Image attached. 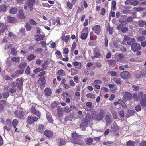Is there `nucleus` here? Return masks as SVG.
<instances>
[{"mask_svg": "<svg viewBox=\"0 0 146 146\" xmlns=\"http://www.w3.org/2000/svg\"><path fill=\"white\" fill-rule=\"evenodd\" d=\"M25 73L27 75H29L30 74V68L28 66L25 71Z\"/></svg>", "mask_w": 146, "mask_h": 146, "instance_id": "nucleus-51", "label": "nucleus"}, {"mask_svg": "<svg viewBox=\"0 0 146 146\" xmlns=\"http://www.w3.org/2000/svg\"><path fill=\"white\" fill-rule=\"evenodd\" d=\"M46 117L48 120L49 122H52V121L53 120L52 119V117L50 115V113H47Z\"/></svg>", "mask_w": 146, "mask_h": 146, "instance_id": "nucleus-31", "label": "nucleus"}, {"mask_svg": "<svg viewBox=\"0 0 146 146\" xmlns=\"http://www.w3.org/2000/svg\"><path fill=\"white\" fill-rule=\"evenodd\" d=\"M87 34L86 33H83L81 35V38L82 40H85L87 37Z\"/></svg>", "mask_w": 146, "mask_h": 146, "instance_id": "nucleus-42", "label": "nucleus"}, {"mask_svg": "<svg viewBox=\"0 0 146 146\" xmlns=\"http://www.w3.org/2000/svg\"><path fill=\"white\" fill-rule=\"evenodd\" d=\"M11 54L13 55H14L17 54V51L14 47L12 48L11 49Z\"/></svg>", "mask_w": 146, "mask_h": 146, "instance_id": "nucleus-44", "label": "nucleus"}, {"mask_svg": "<svg viewBox=\"0 0 146 146\" xmlns=\"http://www.w3.org/2000/svg\"><path fill=\"white\" fill-rule=\"evenodd\" d=\"M46 82V77L43 76L39 79L38 80V83L41 85H42L44 84Z\"/></svg>", "mask_w": 146, "mask_h": 146, "instance_id": "nucleus-13", "label": "nucleus"}, {"mask_svg": "<svg viewBox=\"0 0 146 146\" xmlns=\"http://www.w3.org/2000/svg\"><path fill=\"white\" fill-rule=\"evenodd\" d=\"M67 6L70 9H72L73 7V5L71 3L68 1L66 4Z\"/></svg>", "mask_w": 146, "mask_h": 146, "instance_id": "nucleus-43", "label": "nucleus"}, {"mask_svg": "<svg viewBox=\"0 0 146 146\" xmlns=\"http://www.w3.org/2000/svg\"><path fill=\"white\" fill-rule=\"evenodd\" d=\"M18 17L21 19H25L26 18V17L24 15L23 11L22 10H20L19 11Z\"/></svg>", "mask_w": 146, "mask_h": 146, "instance_id": "nucleus-15", "label": "nucleus"}, {"mask_svg": "<svg viewBox=\"0 0 146 146\" xmlns=\"http://www.w3.org/2000/svg\"><path fill=\"white\" fill-rule=\"evenodd\" d=\"M37 37L36 38V40L37 41H39L43 40L45 37V35L42 34L37 35Z\"/></svg>", "mask_w": 146, "mask_h": 146, "instance_id": "nucleus-18", "label": "nucleus"}, {"mask_svg": "<svg viewBox=\"0 0 146 146\" xmlns=\"http://www.w3.org/2000/svg\"><path fill=\"white\" fill-rule=\"evenodd\" d=\"M127 146H134V142L131 140L129 141L127 143Z\"/></svg>", "mask_w": 146, "mask_h": 146, "instance_id": "nucleus-36", "label": "nucleus"}, {"mask_svg": "<svg viewBox=\"0 0 146 146\" xmlns=\"http://www.w3.org/2000/svg\"><path fill=\"white\" fill-rule=\"evenodd\" d=\"M139 25L141 27H143L145 25V22L142 20H140L139 22Z\"/></svg>", "mask_w": 146, "mask_h": 146, "instance_id": "nucleus-40", "label": "nucleus"}, {"mask_svg": "<svg viewBox=\"0 0 146 146\" xmlns=\"http://www.w3.org/2000/svg\"><path fill=\"white\" fill-rule=\"evenodd\" d=\"M118 130V126L117 125H114L111 127V130L113 132H115Z\"/></svg>", "mask_w": 146, "mask_h": 146, "instance_id": "nucleus-21", "label": "nucleus"}, {"mask_svg": "<svg viewBox=\"0 0 146 146\" xmlns=\"http://www.w3.org/2000/svg\"><path fill=\"white\" fill-rule=\"evenodd\" d=\"M104 45L106 47H107L108 45V40L107 37H105V38Z\"/></svg>", "mask_w": 146, "mask_h": 146, "instance_id": "nucleus-59", "label": "nucleus"}, {"mask_svg": "<svg viewBox=\"0 0 146 146\" xmlns=\"http://www.w3.org/2000/svg\"><path fill=\"white\" fill-rule=\"evenodd\" d=\"M62 95L64 98H66L68 97H70V95L68 94V93L65 92L62 94Z\"/></svg>", "mask_w": 146, "mask_h": 146, "instance_id": "nucleus-53", "label": "nucleus"}, {"mask_svg": "<svg viewBox=\"0 0 146 146\" xmlns=\"http://www.w3.org/2000/svg\"><path fill=\"white\" fill-rule=\"evenodd\" d=\"M18 123V121L16 119H14L12 122V125L14 126V128H16V126L17 125Z\"/></svg>", "mask_w": 146, "mask_h": 146, "instance_id": "nucleus-37", "label": "nucleus"}, {"mask_svg": "<svg viewBox=\"0 0 146 146\" xmlns=\"http://www.w3.org/2000/svg\"><path fill=\"white\" fill-rule=\"evenodd\" d=\"M104 115V111L101 110L99 113L96 112L94 111H92V118L98 121H101L103 119Z\"/></svg>", "mask_w": 146, "mask_h": 146, "instance_id": "nucleus-1", "label": "nucleus"}, {"mask_svg": "<svg viewBox=\"0 0 146 146\" xmlns=\"http://www.w3.org/2000/svg\"><path fill=\"white\" fill-rule=\"evenodd\" d=\"M113 117L114 119H116L117 118L118 116L116 112L113 111L112 112Z\"/></svg>", "mask_w": 146, "mask_h": 146, "instance_id": "nucleus-54", "label": "nucleus"}, {"mask_svg": "<svg viewBox=\"0 0 146 146\" xmlns=\"http://www.w3.org/2000/svg\"><path fill=\"white\" fill-rule=\"evenodd\" d=\"M94 56L92 57V58L94 59V58H98L101 56V54L100 53V50L98 47H96L94 49Z\"/></svg>", "mask_w": 146, "mask_h": 146, "instance_id": "nucleus-6", "label": "nucleus"}, {"mask_svg": "<svg viewBox=\"0 0 146 146\" xmlns=\"http://www.w3.org/2000/svg\"><path fill=\"white\" fill-rule=\"evenodd\" d=\"M7 6L5 4H3L0 5V13L2 12H5L7 11Z\"/></svg>", "mask_w": 146, "mask_h": 146, "instance_id": "nucleus-20", "label": "nucleus"}, {"mask_svg": "<svg viewBox=\"0 0 146 146\" xmlns=\"http://www.w3.org/2000/svg\"><path fill=\"white\" fill-rule=\"evenodd\" d=\"M36 56H35L34 54H31L28 56L27 59L29 61H31L36 58Z\"/></svg>", "mask_w": 146, "mask_h": 146, "instance_id": "nucleus-27", "label": "nucleus"}, {"mask_svg": "<svg viewBox=\"0 0 146 146\" xmlns=\"http://www.w3.org/2000/svg\"><path fill=\"white\" fill-rule=\"evenodd\" d=\"M72 64L75 67L78 66L80 65V66L78 68L79 69H81L82 67L81 66V63L79 62L76 61L73 62H72Z\"/></svg>", "mask_w": 146, "mask_h": 146, "instance_id": "nucleus-23", "label": "nucleus"}, {"mask_svg": "<svg viewBox=\"0 0 146 146\" xmlns=\"http://www.w3.org/2000/svg\"><path fill=\"white\" fill-rule=\"evenodd\" d=\"M105 119L106 121V124L107 126H108L111 123L112 120L110 116L107 115H105Z\"/></svg>", "mask_w": 146, "mask_h": 146, "instance_id": "nucleus-16", "label": "nucleus"}, {"mask_svg": "<svg viewBox=\"0 0 146 146\" xmlns=\"http://www.w3.org/2000/svg\"><path fill=\"white\" fill-rule=\"evenodd\" d=\"M44 134L46 137L49 138H51L52 137L53 135V133L50 131L46 130L44 131Z\"/></svg>", "mask_w": 146, "mask_h": 146, "instance_id": "nucleus-12", "label": "nucleus"}, {"mask_svg": "<svg viewBox=\"0 0 146 146\" xmlns=\"http://www.w3.org/2000/svg\"><path fill=\"white\" fill-rule=\"evenodd\" d=\"M24 71V69H19L15 71V74L16 77L18 76L19 75L23 74Z\"/></svg>", "mask_w": 146, "mask_h": 146, "instance_id": "nucleus-22", "label": "nucleus"}, {"mask_svg": "<svg viewBox=\"0 0 146 146\" xmlns=\"http://www.w3.org/2000/svg\"><path fill=\"white\" fill-rule=\"evenodd\" d=\"M141 48L140 44L136 42L133 43L131 46V49L133 52H136L139 50Z\"/></svg>", "mask_w": 146, "mask_h": 146, "instance_id": "nucleus-5", "label": "nucleus"}, {"mask_svg": "<svg viewBox=\"0 0 146 146\" xmlns=\"http://www.w3.org/2000/svg\"><path fill=\"white\" fill-rule=\"evenodd\" d=\"M119 114L120 116L122 117H123L124 116V112L123 110H121L119 113Z\"/></svg>", "mask_w": 146, "mask_h": 146, "instance_id": "nucleus-61", "label": "nucleus"}, {"mask_svg": "<svg viewBox=\"0 0 146 146\" xmlns=\"http://www.w3.org/2000/svg\"><path fill=\"white\" fill-rule=\"evenodd\" d=\"M135 109L136 111H139L141 110V107L140 105H138L135 107Z\"/></svg>", "mask_w": 146, "mask_h": 146, "instance_id": "nucleus-57", "label": "nucleus"}, {"mask_svg": "<svg viewBox=\"0 0 146 146\" xmlns=\"http://www.w3.org/2000/svg\"><path fill=\"white\" fill-rule=\"evenodd\" d=\"M8 26L5 25L0 30V33H3L7 29Z\"/></svg>", "mask_w": 146, "mask_h": 146, "instance_id": "nucleus-30", "label": "nucleus"}, {"mask_svg": "<svg viewBox=\"0 0 146 146\" xmlns=\"http://www.w3.org/2000/svg\"><path fill=\"white\" fill-rule=\"evenodd\" d=\"M42 62L43 61L42 60L38 59L36 61V63L38 65H40Z\"/></svg>", "mask_w": 146, "mask_h": 146, "instance_id": "nucleus-64", "label": "nucleus"}, {"mask_svg": "<svg viewBox=\"0 0 146 146\" xmlns=\"http://www.w3.org/2000/svg\"><path fill=\"white\" fill-rule=\"evenodd\" d=\"M46 73V72L44 71H43L40 72L38 74V77H41L43 76Z\"/></svg>", "mask_w": 146, "mask_h": 146, "instance_id": "nucleus-63", "label": "nucleus"}, {"mask_svg": "<svg viewBox=\"0 0 146 146\" xmlns=\"http://www.w3.org/2000/svg\"><path fill=\"white\" fill-rule=\"evenodd\" d=\"M48 62L47 61H44V62L43 63V64L42 65V66L43 67V68H44V70L46 67L48 66Z\"/></svg>", "mask_w": 146, "mask_h": 146, "instance_id": "nucleus-35", "label": "nucleus"}, {"mask_svg": "<svg viewBox=\"0 0 146 146\" xmlns=\"http://www.w3.org/2000/svg\"><path fill=\"white\" fill-rule=\"evenodd\" d=\"M92 29L96 34L99 35L101 31L100 26L99 25H96L92 28Z\"/></svg>", "mask_w": 146, "mask_h": 146, "instance_id": "nucleus-9", "label": "nucleus"}, {"mask_svg": "<svg viewBox=\"0 0 146 146\" xmlns=\"http://www.w3.org/2000/svg\"><path fill=\"white\" fill-rule=\"evenodd\" d=\"M32 107L31 110L32 113L34 114L37 115L38 117H40L41 115L40 113L38 110H36L35 108L36 104L35 103H32L31 104Z\"/></svg>", "mask_w": 146, "mask_h": 146, "instance_id": "nucleus-4", "label": "nucleus"}, {"mask_svg": "<svg viewBox=\"0 0 146 146\" xmlns=\"http://www.w3.org/2000/svg\"><path fill=\"white\" fill-rule=\"evenodd\" d=\"M16 81H19L18 82L16 83V86L20 90H21L22 89V86L24 81L23 78H17Z\"/></svg>", "mask_w": 146, "mask_h": 146, "instance_id": "nucleus-7", "label": "nucleus"}, {"mask_svg": "<svg viewBox=\"0 0 146 146\" xmlns=\"http://www.w3.org/2000/svg\"><path fill=\"white\" fill-rule=\"evenodd\" d=\"M139 98L141 100L140 103L143 107H146V95H143L142 92H139L138 93Z\"/></svg>", "mask_w": 146, "mask_h": 146, "instance_id": "nucleus-2", "label": "nucleus"}, {"mask_svg": "<svg viewBox=\"0 0 146 146\" xmlns=\"http://www.w3.org/2000/svg\"><path fill=\"white\" fill-rule=\"evenodd\" d=\"M45 126L42 125H40L38 127V130L40 133L42 132L45 129Z\"/></svg>", "mask_w": 146, "mask_h": 146, "instance_id": "nucleus-32", "label": "nucleus"}, {"mask_svg": "<svg viewBox=\"0 0 146 146\" xmlns=\"http://www.w3.org/2000/svg\"><path fill=\"white\" fill-rule=\"evenodd\" d=\"M138 146H146V141H143L141 142Z\"/></svg>", "mask_w": 146, "mask_h": 146, "instance_id": "nucleus-60", "label": "nucleus"}, {"mask_svg": "<svg viewBox=\"0 0 146 146\" xmlns=\"http://www.w3.org/2000/svg\"><path fill=\"white\" fill-rule=\"evenodd\" d=\"M26 64L25 63H21L19 65V68L24 69L23 68L26 66Z\"/></svg>", "mask_w": 146, "mask_h": 146, "instance_id": "nucleus-47", "label": "nucleus"}, {"mask_svg": "<svg viewBox=\"0 0 146 146\" xmlns=\"http://www.w3.org/2000/svg\"><path fill=\"white\" fill-rule=\"evenodd\" d=\"M9 95L8 92H5L3 94V97L4 98H7Z\"/></svg>", "mask_w": 146, "mask_h": 146, "instance_id": "nucleus-55", "label": "nucleus"}, {"mask_svg": "<svg viewBox=\"0 0 146 146\" xmlns=\"http://www.w3.org/2000/svg\"><path fill=\"white\" fill-rule=\"evenodd\" d=\"M77 70L74 68L71 69V76H73L77 74Z\"/></svg>", "mask_w": 146, "mask_h": 146, "instance_id": "nucleus-28", "label": "nucleus"}, {"mask_svg": "<svg viewBox=\"0 0 146 146\" xmlns=\"http://www.w3.org/2000/svg\"><path fill=\"white\" fill-rule=\"evenodd\" d=\"M15 114L17 117L21 118L24 116V112L22 109L18 110L15 111Z\"/></svg>", "mask_w": 146, "mask_h": 146, "instance_id": "nucleus-8", "label": "nucleus"}, {"mask_svg": "<svg viewBox=\"0 0 146 146\" xmlns=\"http://www.w3.org/2000/svg\"><path fill=\"white\" fill-rule=\"evenodd\" d=\"M38 118L36 116H29L27 120V122L30 124L33 123L34 122L37 121Z\"/></svg>", "mask_w": 146, "mask_h": 146, "instance_id": "nucleus-10", "label": "nucleus"}, {"mask_svg": "<svg viewBox=\"0 0 146 146\" xmlns=\"http://www.w3.org/2000/svg\"><path fill=\"white\" fill-rule=\"evenodd\" d=\"M72 136L73 138L76 139H78L80 137V136L78 135L75 132H74L72 133Z\"/></svg>", "mask_w": 146, "mask_h": 146, "instance_id": "nucleus-33", "label": "nucleus"}, {"mask_svg": "<svg viewBox=\"0 0 146 146\" xmlns=\"http://www.w3.org/2000/svg\"><path fill=\"white\" fill-rule=\"evenodd\" d=\"M85 142L87 145L91 144V139L90 138H87L85 140Z\"/></svg>", "mask_w": 146, "mask_h": 146, "instance_id": "nucleus-49", "label": "nucleus"}, {"mask_svg": "<svg viewBox=\"0 0 146 146\" xmlns=\"http://www.w3.org/2000/svg\"><path fill=\"white\" fill-rule=\"evenodd\" d=\"M120 76L121 77L125 80H128L131 78V74L128 71H125L121 72Z\"/></svg>", "mask_w": 146, "mask_h": 146, "instance_id": "nucleus-3", "label": "nucleus"}, {"mask_svg": "<svg viewBox=\"0 0 146 146\" xmlns=\"http://www.w3.org/2000/svg\"><path fill=\"white\" fill-rule=\"evenodd\" d=\"M139 3V2L138 1H134L131 2V4L134 6H136Z\"/></svg>", "mask_w": 146, "mask_h": 146, "instance_id": "nucleus-50", "label": "nucleus"}, {"mask_svg": "<svg viewBox=\"0 0 146 146\" xmlns=\"http://www.w3.org/2000/svg\"><path fill=\"white\" fill-rule=\"evenodd\" d=\"M117 29L118 30H120L123 32L125 33L128 30V28L126 27H123L122 25L119 24L118 25Z\"/></svg>", "mask_w": 146, "mask_h": 146, "instance_id": "nucleus-11", "label": "nucleus"}, {"mask_svg": "<svg viewBox=\"0 0 146 146\" xmlns=\"http://www.w3.org/2000/svg\"><path fill=\"white\" fill-rule=\"evenodd\" d=\"M11 60L13 62H17L20 61V58L19 57H14L12 58H11Z\"/></svg>", "mask_w": 146, "mask_h": 146, "instance_id": "nucleus-34", "label": "nucleus"}, {"mask_svg": "<svg viewBox=\"0 0 146 146\" xmlns=\"http://www.w3.org/2000/svg\"><path fill=\"white\" fill-rule=\"evenodd\" d=\"M18 9L16 7L11 8L9 10V12L11 14H15L16 13Z\"/></svg>", "mask_w": 146, "mask_h": 146, "instance_id": "nucleus-24", "label": "nucleus"}, {"mask_svg": "<svg viewBox=\"0 0 146 146\" xmlns=\"http://www.w3.org/2000/svg\"><path fill=\"white\" fill-rule=\"evenodd\" d=\"M112 8L113 11L116 9V3L114 1H113L112 3Z\"/></svg>", "mask_w": 146, "mask_h": 146, "instance_id": "nucleus-41", "label": "nucleus"}, {"mask_svg": "<svg viewBox=\"0 0 146 146\" xmlns=\"http://www.w3.org/2000/svg\"><path fill=\"white\" fill-rule=\"evenodd\" d=\"M145 37L144 36H140L138 37L137 38L138 41L141 42L144 41V40H145Z\"/></svg>", "mask_w": 146, "mask_h": 146, "instance_id": "nucleus-38", "label": "nucleus"}, {"mask_svg": "<svg viewBox=\"0 0 146 146\" xmlns=\"http://www.w3.org/2000/svg\"><path fill=\"white\" fill-rule=\"evenodd\" d=\"M133 17L131 16H129L127 19V21L128 22H132L133 21Z\"/></svg>", "mask_w": 146, "mask_h": 146, "instance_id": "nucleus-62", "label": "nucleus"}, {"mask_svg": "<svg viewBox=\"0 0 146 146\" xmlns=\"http://www.w3.org/2000/svg\"><path fill=\"white\" fill-rule=\"evenodd\" d=\"M8 19V22L9 23H13L15 22L16 20V19L14 17H12L11 16H8L7 17Z\"/></svg>", "mask_w": 146, "mask_h": 146, "instance_id": "nucleus-17", "label": "nucleus"}, {"mask_svg": "<svg viewBox=\"0 0 146 146\" xmlns=\"http://www.w3.org/2000/svg\"><path fill=\"white\" fill-rule=\"evenodd\" d=\"M108 62L110 65L114 66L116 64V62L112 60H108Z\"/></svg>", "mask_w": 146, "mask_h": 146, "instance_id": "nucleus-26", "label": "nucleus"}, {"mask_svg": "<svg viewBox=\"0 0 146 146\" xmlns=\"http://www.w3.org/2000/svg\"><path fill=\"white\" fill-rule=\"evenodd\" d=\"M35 2V0H29L28 3V7L30 9V10H33V7Z\"/></svg>", "mask_w": 146, "mask_h": 146, "instance_id": "nucleus-19", "label": "nucleus"}, {"mask_svg": "<svg viewBox=\"0 0 146 146\" xmlns=\"http://www.w3.org/2000/svg\"><path fill=\"white\" fill-rule=\"evenodd\" d=\"M132 87L134 88L133 90L134 91H137L139 90V87L138 86H136L134 85H133Z\"/></svg>", "mask_w": 146, "mask_h": 146, "instance_id": "nucleus-56", "label": "nucleus"}, {"mask_svg": "<svg viewBox=\"0 0 146 146\" xmlns=\"http://www.w3.org/2000/svg\"><path fill=\"white\" fill-rule=\"evenodd\" d=\"M44 69V68H37L34 70L33 72L35 74H37L41 71H43Z\"/></svg>", "mask_w": 146, "mask_h": 146, "instance_id": "nucleus-29", "label": "nucleus"}, {"mask_svg": "<svg viewBox=\"0 0 146 146\" xmlns=\"http://www.w3.org/2000/svg\"><path fill=\"white\" fill-rule=\"evenodd\" d=\"M76 46V42H74L71 47V50L73 51L75 49Z\"/></svg>", "mask_w": 146, "mask_h": 146, "instance_id": "nucleus-52", "label": "nucleus"}, {"mask_svg": "<svg viewBox=\"0 0 146 146\" xmlns=\"http://www.w3.org/2000/svg\"><path fill=\"white\" fill-rule=\"evenodd\" d=\"M109 87L110 88V90L111 91H112L115 90V85L114 84H109L108 85Z\"/></svg>", "mask_w": 146, "mask_h": 146, "instance_id": "nucleus-45", "label": "nucleus"}, {"mask_svg": "<svg viewBox=\"0 0 146 146\" xmlns=\"http://www.w3.org/2000/svg\"><path fill=\"white\" fill-rule=\"evenodd\" d=\"M74 144H78L79 145H81L83 144L84 142L83 141L79 139L78 141H76V142H72Z\"/></svg>", "mask_w": 146, "mask_h": 146, "instance_id": "nucleus-46", "label": "nucleus"}, {"mask_svg": "<svg viewBox=\"0 0 146 146\" xmlns=\"http://www.w3.org/2000/svg\"><path fill=\"white\" fill-rule=\"evenodd\" d=\"M29 23L33 25H36L37 24V23L33 19H30L29 20Z\"/></svg>", "mask_w": 146, "mask_h": 146, "instance_id": "nucleus-48", "label": "nucleus"}, {"mask_svg": "<svg viewBox=\"0 0 146 146\" xmlns=\"http://www.w3.org/2000/svg\"><path fill=\"white\" fill-rule=\"evenodd\" d=\"M43 51L42 49L41 48H38L35 50V52L40 53Z\"/></svg>", "mask_w": 146, "mask_h": 146, "instance_id": "nucleus-58", "label": "nucleus"}, {"mask_svg": "<svg viewBox=\"0 0 146 146\" xmlns=\"http://www.w3.org/2000/svg\"><path fill=\"white\" fill-rule=\"evenodd\" d=\"M32 27L31 25L28 23H27L25 25L26 28L28 31L31 30Z\"/></svg>", "mask_w": 146, "mask_h": 146, "instance_id": "nucleus-39", "label": "nucleus"}, {"mask_svg": "<svg viewBox=\"0 0 146 146\" xmlns=\"http://www.w3.org/2000/svg\"><path fill=\"white\" fill-rule=\"evenodd\" d=\"M135 40L134 38H130L127 42L128 45H132L133 43H135Z\"/></svg>", "mask_w": 146, "mask_h": 146, "instance_id": "nucleus-25", "label": "nucleus"}, {"mask_svg": "<svg viewBox=\"0 0 146 146\" xmlns=\"http://www.w3.org/2000/svg\"><path fill=\"white\" fill-rule=\"evenodd\" d=\"M57 114L59 117H62L63 116V110L62 108L60 106L58 107Z\"/></svg>", "mask_w": 146, "mask_h": 146, "instance_id": "nucleus-14", "label": "nucleus"}]
</instances>
